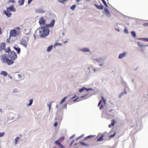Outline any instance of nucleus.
<instances>
[{"label": "nucleus", "instance_id": "1", "mask_svg": "<svg viewBox=\"0 0 148 148\" xmlns=\"http://www.w3.org/2000/svg\"><path fill=\"white\" fill-rule=\"evenodd\" d=\"M9 59L6 54H3L0 56V59L1 62L3 64H7L8 65H10L14 63V61L16 60L17 58L16 53L13 51H11L8 54Z\"/></svg>", "mask_w": 148, "mask_h": 148}, {"label": "nucleus", "instance_id": "2", "mask_svg": "<svg viewBox=\"0 0 148 148\" xmlns=\"http://www.w3.org/2000/svg\"><path fill=\"white\" fill-rule=\"evenodd\" d=\"M55 20H52L50 23L46 24L45 26H41V27L35 31V32L38 31L40 36L42 38H45L46 36L49 35V34L50 30L48 28L53 27L54 25Z\"/></svg>", "mask_w": 148, "mask_h": 148}, {"label": "nucleus", "instance_id": "3", "mask_svg": "<svg viewBox=\"0 0 148 148\" xmlns=\"http://www.w3.org/2000/svg\"><path fill=\"white\" fill-rule=\"evenodd\" d=\"M138 40H141L142 42H137L138 45L139 47H141L142 50L143 51L145 50L147 47L148 46V45H145L143 41H148V38H137Z\"/></svg>", "mask_w": 148, "mask_h": 148}, {"label": "nucleus", "instance_id": "4", "mask_svg": "<svg viewBox=\"0 0 148 148\" xmlns=\"http://www.w3.org/2000/svg\"><path fill=\"white\" fill-rule=\"evenodd\" d=\"M17 34V31L15 29H13L11 30L10 32V38L11 37H15Z\"/></svg>", "mask_w": 148, "mask_h": 148}, {"label": "nucleus", "instance_id": "5", "mask_svg": "<svg viewBox=\"0 0 148 148\" xmlns=\"http://www.w3.org/2000/svg\"><path fill=\"white\" fill-rule=\"evenodd\" d=\"M20 44L26 48L27 47V42L26 40L24 39H21L20 41Z\"/></svg>", "mask_w": 148, "mask_h": 148}, {"label": "nucleus", "instance_id": "6", "mask_svg": "<svg viewBox=\"0 0 148 148\" xmlns=\"http://www.w3.org/2000/svg\"><path fill=\"white\" fill-rule=\"evenodd\" d=\"M6 10L10 12H15L16 11L15 8H14V5H12L11 6L6 8Z\"/></svg>", "mask_w": 148, "mask_h": 148}, {"label": "nucleus", "instance_id": "7", "mask_svg": "<svg viewBox=\"0 0 148 148\" xmlns=\"http://www.w3.org/2000/svg\"><path fill=\"white\" fill-rule=\"evenodd\" d=\"M14 49L16 51L17 54H18L20 53L21 52V49L18 46L16 45L13 46Z\"/></svg>", "mask_w": 148, "mask_h": 148}, {"label": "nucleus", "instance_id": "8", "mask_svg": "<svg viewBox=\"0 0 148 148\" xmlns=\"http://www.w3.org/2000/svg\"><path fill=\"white\" fill-rule=\"evenodd\" d=\"M35 12L37 13L43 14L45 12V10L42 8H38L35 10Z\"/></svg>", "mask_w": 148, "mask_h": 148}, {"label": "nucleus", "instance_id": "9", "mask_svg": "<svg viewBox=\"0 0 148 148\" xmlns=\"http://www.w3.org/2000/svg\"><path fill=\"white\" fill-rule=\"evenodd\" d=\"M45 20L44 18L43 17L40 18L39 20V23L40 25H43L45 24Z\"/></svg>", "mask_w": 148, "mask_h": 148}, {"label": "nucleus", "instance_id": "10", "mask_svg": "<svg viewBox=\"0 0 148 148\" xmlns=\"http://www.w3.org/2000/svg\"><path fill=\"white\" fill-rule=\"evenodd\" d=\"M104 10L105 12V14L109 18L111 16V14L108 9L106 8H104Z\"/></svg>", "mask_w": 148, "mask_h": 148}, {"label": "nucleus", "instance_id": "11", "mask_svg": "<svg viewBox=\"0 0 148 148\" xmlns=\"http://www.w3.org/2000/svg\"><path fill=\"white\" fill-rule=\"evenodd\" d=\"M3 12V14L5 15L8 18L10 17L12 14L10 12V11H8L7 10H4Z\"/></svg>", "mask_w": 148, "mask_h": 148}, {"label": "nucleus", "instance_id": "12", "mask_svg": "<svg viewBox=\"0 0 148 148\" xmlns=\"http://www.w3.org/2000/svg\"><path fill=\"white\" fill-rule=\"evenodd\" d=\"M126 55V53L125 52H124L123 53H121L119 56L118 59H122L123 58L125 57Z\"/></svg>", "mask_w": 148, "mask_h": 148}, {"label": "nucleus", "instance_id": "13", "mask_svg": "<svg viewBox=\"0 0 148 148\" xmlns=\"http://www.w3.org/2000/svg\"><path fill=\"white\" fill-rule=\"evenodd\" d=\"M80 51L84 52H87L90 51V49L86 47H84L80 49Z\"/></svg>", "mask_w": 148, "mask_h": 148}, {"label": "nucleus", "instance_id": "14", "mask_svg": "<svg viewBox=\"0 0 148 148\" xmlns=\"http://www.w3.org/2000/svg\"><path fill=\"white\" fill-rule=\"evenodd\" d=\"M106 60V58L105 57H101L98 58V62L99 63H101L103 62Z\"/></svg>", "mask_w": 148, "mask_h": 148}, {"label": "nucleus", "instance_id": "15", "mask_svg": "<svg viewBox=\"0 0 148 148\" xmlns=\"http://www.w3.org/2000/svg\"><path fill=\"white\" fill-rule=\"evenodd\" d=\"M5 47V43L2 42L1 43V45H0V52L1 51L2 49H4Z\"/></svg>", "mask_w": 148, "mask_h": 148}, {"label": "nucleus", "instance_id": "16", "mask_svg": "<svg viewBox=\"0 0 148 148\" xmlns=\"http://www.w3.org/2000/svg\"><path fill=\"white\" fill-rule=\"evenodd\" d=\"M116 122V121H115V120L114 119H112V120L111 123L109 125L108 127L109 128H111L113 126Z\"/></svg>", "mask_w": 148, "mask_h": 148}, {"label": "nucleus", "instance_id": "17", "mask_svg": "<svg viewBox=\"0 0 148 148\" xmlns=\"http://www.w3.org/2000/svg\"><path fill=\"white\" fill-rule=\"evenodd\" d=\"M104 136V134H102L101 136L97 139V142H99L103 140H104L103 138Z\"/></svg>", "mask_w": 148, "mask_h": 148}, {"label": "nucleus", "instance_id": "18", "mask_svg": "<svg viewBox=\"0 0 148 148\" xmlns=\"http://www.w3.org/2000/svg\"><path fill=\"white\" fill-rule=\"evenodd\" d=\"M94 5L96 7L97 9L101 10H102L103 9V5H99L96 4H95Z\"/></svg>", "mask_w": 148, "mask_h": 148}, {"label": "nucleus", "instance_id": "19", "mask_svg": "<svg viewBox=\"0 0 148 148\" xmlns=\"http://www.w3.org/2000/svg\"><path fill=\"white\" fill-rule=\"evenodd\" d=\"M0 74L3 75L5 77H6L8 75V73L5 71H1L0 72Z\"/></svg>", "mask_w": 148, "mask_h": 148}, {"label": "nucleus", "instance_id": "20", "mask_svg": "<svg viewBox=\"0 0 148 148\" xmlns=\"http://www.w3.org/2000/svg\"><path fill=\"white\" fill-rule=\"evenodd\" d=\"M2 50H4L5 53H8V54L11 51V49L9 47H8L7 49H6L5 47L4 49H2Z\"/></svg>", "mask_w": 148, "mask_h": 148}, {"label": "nucleus", "instance_id": "21", "mask_svg": "<svg viewBox=\"0 0 148 148\" xmlns=\"http://www.w3.org/2000/svg\"><path fill=\"white\" fill-rule=\"evenodd\" d=\"M25 2V0H18V3L19 6L23 5Z\"/></svg>", "mask_w": 148, "mask_h": 148}, {"label": "nucleus", "instance_id": "22", "mask_svg": "<svg viewBox=\"0 0 148 148\" xmlns=\"http://www.w3.org/2000/svg\"><path fill=\"white\" fill-rule=\"evenodd\" d=\"M53 47V46L51 45L49 46L47 48V51L48 52H50L51 51Z\"/></svg>", "mask_w": 148, "mask_h": 148}, {"label": "nucleus", "instance_id": "23", "mask_svg": "<svg viewBox=\"0 0 148 148\" xmlns=\"http://www.w3.org/2000/svg\"><path fill=\"white\" fill-rule=\"evenodd\" d=\"M127 93V91L125 92H122L119 94L118 95V97L119 98H121L124 94H126Z\"/></svg>", "mask_w": 148, "mask_h": 148}, {"label": "nucleus", "instance_id": "24", "mask_svg": "<svg viewBox=\"0 0 148 148\" xmlns=\"http://www.w3.org/2000/svg\"><path fill=\"white\" fill-rule=\"evenodd\" d=\"M60 141L58 139V140L55 141V143L56 144L58 145L59 146H60L62 145V144H61L59 142Z\"/></svg>", "mask_w": 148, "mask_h": 148}, {"label": "nucleus", "instance_id": "25", "mask_svg": "<svg viewBox=\"0 0 148 148\" xmlns=\"http://www.w3.org/2000/svg\"><path fill=\"white\" fill-rule=\"evenodd\" d=\"M131 34L134 38H135L136 36V32L134 31H132L131 32Z\"/></svg>", "mask_w": 148, "mask_h": 148}, {"label": "nucleus", "instance_id": "26", "mask_svg": "<svg viewBox=\"0 0 148 148\" xmlns=\"http://www.w3.org/2000/svg\"><path fill=\"white\" fill-rule=\"evenodd\" d=\"M29 103L27 104L28 106H30L32 105L33 102V100L32 99H31L29 100Z\"/></svg>", "mask_w": 148, "mask_h": 148}, {"label": "nucleus", "instance_id": "27", "mask_svg": "<svg viewBox=\"0 0 148 148\" xmlns=\"http://www.w3.org/2000/svg\"><path fill=\"white\" fill-rule=\"evenodd\" d=\"M76 7V5H73L72 6L70 7V9L73 10H74Z\"/></svg>", "mask_w": 148, "mask_h": 148}, {"label": "nucleus", "instance_id": "28", "mask_svg": "<svg viewBox=\"0 0 148 148\" xmlns=\"http://www.w3.org/2000/svg\"><path fill=\"white\" fill-rule=\"evenodd\" d=\"M67 98V97H64L61 101H60V104H62V103H63V102H64L65 101V100Z\"/></svg>", "mask_w": 148, "mask_h": 148}, {"label": "nucleus", "instance_id": "29", "mask_svg": "<svg viewBox=\"0 0 148 148\" xmlns=\"http://www.w3.org/2000/svg\"><path fill=\"white\" fill-rule=\"evenodd\" d=\"M85 90V87H83L82 88L80 89L79 90V92H82Z\"/></svg>", "mask_w": 148, "mask_h": 148}, {"label": "nucleus", "instance_id": "30", "mask_svg": "<svg viewBox=\"0 0 148 148\" xmlns=\"http://www.w3.org/2000/svg\"><path fill=\"white\" fill-rule=\"evenodd\" d=\"M95 135H93V136L92 135H89V136H87L85 138V139H88V138H90L91 137H95Z\"/></svg>", "mask_w": 148, "mask_h": 148}, {"label": "nucleus", "instance_id": "31", "mask_svg": "<svg viewBox=\"0 0 148 148\" xmlns=\"http://www.w3.org/2000/svg\"><path fill=\"white\" fill-rule=\"evenodd\" d=\"M52 102H50L48 105V106L49 107V112H50L51 108V105Z\"/></svg>", "mask_w": 148, "mask_h": 148}, {"label": "nucleus", "instance_id": "32", "mask_svg": "<svg viewBox=\"0 0 148 148\" xmlns=\"http://www.w3.org/2000/svg\"><path fill=\"white\" fill-rule=\"evenodd\" d=\"M19 139V137H17L15 139V144L16 145L17 143L18 142V140Z\"/></svg>", "mask_w": 148, "mask_h": 148}, {"label": "nucleus", "instance_id": "33", "mask_svg": "<svg viewBox=\"0 0 148 148\" xmlns=\"http://www.w3.org/2000/svg\"><path fill=\"white\" fill-rule=\"evenodd\" d=\"M102 1L103 3L104 4L106 7H108V5L107 4L106 1L105 0H103Z\"/></svg>", "mask_w": 148, "mask_h": 148}, {"label": "nucleus", "instance_id": "34", "mask_svg": "<svg viewBox=\"0 0 148 148\" xmlns=\"http://www.w3.org/2000/svg\"><path fill=\"white\" fill-rule=\"evenodd\" d=\"M61 45H62V44L60 43H59V42L56 43H55V44L54 45V46H61Z\"/></svg>", "mask_w": 148, "mask_h": 148}, {"label": "nucleus", "instance_id": "35", "mask_svg": "<svg viewBox=\"0 0 148 148\" xmlns=\"http://www.w3.org/2000/svg\"><path fill=\"white\" fill-rule=\"evenodd\" d=\"M64 136H62L61 137H60V138H59L58 140L60 141H62L63 140H64Z\"/></svg>", "mask_w": 148, "mask_h": 148}, {"label": "nucleus", "instance_id": "36", "mask_svg": "<svg viewBox=\"0 0 148 148\" xmlns=\"http://www.w3.org/2000/svg\"><path fill=\"white\" fill-rule=\"evenodd\" d=\"M92 69L93 70V71H94L95 72H96L97 71L100 70L99 68H98V69H96L95 68H94L93 69L92 68Z\"/></svg>", "mask_w": 148, "mask_h": 148}, {"label": "nucleus", "instance_id": "37", "mask_svg": "<svg viewBox=\"0 0 148 148\" xmlns=\"http://www.w3.org/2000/svg\"><path fill=\"white\" fill-rule=\"evenodd\" d=\"M84 135V134H83L81 136L78 137L76 139V140L77 141V140H78L79 139H80V138H82V137H83Z\"/></svg>", "mask_w": 148, "mask_h": 148}, {"label": "nucleus", "instance_id": "38", "mask_svg": "<svg viewBox=\"0 0 148 148\" xmlns=\"http://www.w3.org/2000/svg\"><path fill=\"white\" fill-rule=\"evenodd\" d=\"M116 134V132H114L113 134L109 136L110 138H112L115 136Z\"/></svg>", "mask_w": 148, "mask_h": 148}, {"label": "nucleus", "instance_id": "39", "mask_svg": "<svg viewBox=\"0 0 148 148\" xmlns=\"http://www.w3.org/2000/svg\"><path fill=\"white\" fill-rule=\"evenodd\" d=\"M124 32L125 33L127 34H128V29L127 28H125L124 29Z\"/></svg>", "mask_w": 148, "mask_h": 148}, {"label": "nucleus", "instance_id": "40", "mask_svg": "<svg viewBox=\"0 0 148 148\" xmlns=\"http://www.w3.org/2000/svg\"><path fill=\"white\" fill-rule=\"evenodd\" d=\"M5 135V133L4 132H2L0 133V137L3 136Z\"/></svg>", "mask_w": 148, "mask_h": 148}, {"label": "nucleus", "instance_id": "41", "mask_svg": "<svg viewBox=\"0 0 148 148\" xmlns=\"http://www.w3.org/2000/svg\"><path fill=\"white\" fill-rule=\"evenodd\" d=\"M8 3H15V1L14 0H9L8 1Z\"/></svg>", "mask_w": 148, "mask_h": 148}, {"label": "nucleus", "instance_id": "42", "mask_svg": "<svg viewBox=\"0 0 148 148\" xmlns=\"http://www.w3.org/2000/svg\"><path fill=\"white\" fill-rule=\"evenodd\" d=\"M101 98L102 99V101H103V103H104L105 104H106V100L102 96L101 97Z\"/></svg>", "mask_w": 148, "mask_h": 148}, {"label": "nucleus", "instance_id": "43", "mask_svg": "<svg viewBox=\"0 0 148 148\" xmlns=\"http://www.w3.org/2000/svg\"><path fill=\"white\" fill-rule=\"evenodd\" d=\"M88 95V94H86L83 96H81V99H83V98L86 97Z\"/></svg>", "mask_w": 148, "mask_h": 148}, {"label": "nucleus", "instance_id": "44", "mask_svg": "<svg viewBox=\"0 0 148 148\" xmlns=\"http://www.w3.org/2000/svg\"><path fill=\"white\" fill-rule=\"evenodd\" d=\"M58 0V1L59 3H61L63 4H64V1H65L64 0Z\"/></svg>", "mask_w": 148, "mask_h": 148}, {"label": "nucleus", "instance_id": "45", "mask_svg": "<svg viewBox=\"0 0 148 148\" xmlns=\"http://www.w3.org/2000/svg\"><path fill=\"white\" fill-rule=\"evenodd\" d=\"M13 92L14 93H17L18 92V90L17 89H15L13 90Z\"/></svg>", "mask_w": 148, "mask_h": 148}, {"label": "nucleus", "instance_id": "46", "mask_svg": "<svg viewBox=\"0 0 148 148\" xmlns=\"http://www.w3.org/2000/svg\"><path fill=\"white\" fill-rule=\"evenodd\" d=\"M75 134H73V135L72 136H71L70 138H69V139H71L72 138H74V137H75Z\"/></svg>", "mask_w": 148, "mask_h": 148}, {"label": "nucleus", "instance_id": "47", "mask_svg": "<svg viewBox=\"0 0 148 148\" xmlns=\"http://www.w3.org/2000/svg\"><path fill=\"white\" fill-rule=\"evenodd\" d=\"M58 123L57 122H55L54 124V126L55 127H56L58 125Z\"/></svg>", "mask_w": 148, "mask_h": 148}, {"label": "nucleus", "instance_id": "48", "mask_svg": "<svg viewBox=\"0 0 148 148\" xmlns=\"http://www.w3.org/2000/svg\"><path fill=\"white\" fill-rule=\"evenodd\" d=\"M102 102V100H100L99 101V103H98V106H99L101 105V103Z\"/></svg>", "mask_w": 148, "mask_h": 148}, {"label": "nucleus", "instance_id": "49", "mask_svg": "<svg viewBox=\"0 0 148 148\" xmlns=\"http://www.w3.org/2000/svg\"><path fill=\"white\" fill-rule=\"evenodd\" d=\"M10 38L9 37V38H8L6 40V42L8 43H9L10 42Z\"/></svg>", "mask_w": 148, "mask_h": 148}, {"label": "nucleus", "instance_id": "50", "mask_svg": "<svg viewBox=\"0 0 148 148\" xmlns=\"http://www.w3.org/2000/svg\"><path fill=\"white\" fill-rule=\"evenodd\" d=\"M74 140H73L71 142L70 145V147H71L73 143L74 142Z\"/></svg>", "mask_w": 148, "mask_h": 148}, {"label": "nucleus", "instance_id": "51", "mask_svg": "<svg viewBox=\"0 0 148 148\" xmlns=\"http://www.w3.org/2000/svg\"><path fill=\"white\" fill-rule=\"evenodd\" d=\"M103 108V104L101 105L99 107V109L101 110Z\"/></svg>", "mask_w": 148, "mask_h": 148}, {"label": "nucleus", "instance_id": "52", "mask_svg": "<svg viewBox=\"0 0 148 148\" xmlns=\"http://www.w3.org/2000/svg\"><path fill=\"white\" fill-rule=\"evenodd\" d=\"M143 25L144 26H148V23H144Z\"/></svg>", "mask_w": 148, "mask_h": 148}, {"label": "nucleus", "instance_id": "53", "mask_svg": "<svg viewBox=\"0 0 148 148\" xmlns=\"http://www.w3.org/2000/svg\"><path fill=\"white\" fill-rule=\"evenodd\" d=\"M79 143H80L81 144V145H84H84H85V143H84V142H82V141H80V142H79Z\"/></svg>", "mask_w": 148, "mask_h": 148}, {"label": "nucleus", "instance_id": "54", "mask_svg": "<svg viewBox=\"0 0 148 148\" xmlns=\"http://www.w3.org/2000/svg\"><path fill=\"white\" fill-rule=\"evenodd\" d=\"M33 0H28L27 3L28 4H29L32 2Z\"/></svg>", "mask_w": 148, "mask_h": 148}, {"label": "nucleus", "instance_id": "55", "mask_svg": "<svg viewBox=\"0 0 148 148\" xmlns=\"http://www.w3.org/2000/svg\"><path fill=\"white\" fill-rule=\"evenodd\" d=\"M76 97V95H74L72 97L71 99H74V98H75Z\"/></svg>", "mask_w": 148, "mask_h": 148}, {"label": "nucleus", "instance_id": "56", "mask_svg": "<svg viewBox=\"0 0 148 148\" xmlns=\"http://www.w3.org/2000/svg\"><path fill=\"white\" fill-rule=\"evenodd\" d=\"M18 76L19 78H20L22 77V75L19 74H18Z\"/></svg>", "mask_w": 148, "mask_h": 148}, {"label": "nucleus", "instance_id": "57", "mask_svg": "<svg viewBox=\"0 0 148 148\" xmlns=\"http://www.w3.org/2000/svg\"><path fill=\"white\" fill-rule=\"evenodd\" d=\"M66 107H67V104H66V103H65L63 106V108H66Z\"/></svg>", "mask_w": 148, "mask_h": 148}, {"label": "nucleus", "instance_id": "58", "mask_svg": "<svg viewBox=\"0 0 148 148\" xmlns=\"http://www.w3.org/2000/svg\"><path fill=\"white\" fill-rule=\"evenodd\" d=\"M115 29L118 32H119L120 31V29L119 28H115Z\"/></svg>", "mask_w": 148, "mask_h": 148}, {"label": "nucleus", "instance_id": "59", "mask_svg": "<svg viewBox=\"0 0 148 148\" xmlns=\"http://www.w3.org/2000/svg\"><path fill=\"white\" fill-rule=\"evenodd\" d=\"M85 90H86V91H89V88H87L85 87Z\"/></svg>", "mask_w": 148, "mask_h": 148}, {"label": "nucleus", "instance_id": "60", "mask_svg": "<svg viewBox=\"0 0 148 148\" xmlns=\"http://www.w3.org/2000/svg\"><path fill=\"white\" fill-rule=\"evenodd\" d=\"M85 145H84L85 146H86V147H89V145L88 144H87L86 143L85 144Z\"/></svg>", "mask_w": 148, "mask_h": 148}, {"label": "nucleus", "instance_id": "61", "mask_svg": "<svg viewBox=\"0 0 148 148\" xmlns=\"http://www.w3.org/2000/svg\"><path fill=\"white\" fill-rule=\"evenodd\" d=\"M103 63L99 64V66H102L103 65Z\"/></svg>", "mask_w": 148, "mask_h": 148}, {"label": "nucleus", "instance_id": "62", "mask_svg": "<svg viewBox=\"0 0 148 148\" xmlns=\"http://www.w3.org/2000/svg\"><path fill=\"white\" fill-rule=\"evenodd\" d=\"M60 148H65L63 147V145L62 144V145L61 146H60Z\"/></svg>", "mask_w": 148, "mask_h": 148}, {"label": "nucleus", "instance_id": "63", "mask_svg": "<svg viewBox=\"0 0 148 148\" xmlns=\"http://www.w3.org/2000/svg\"><path fill=\"white\" fill-rule=\"evenodd\" d=\"M139 68V67H137L136 69H134V71H136Z\"/></svg>", "mask_w": 148, "mask_h": 148}, {"label": "nucleus", "instance_id": "64", "mask_svg": "<svg viewBox=\"0 0 148 148\" xmlns=\"http://www.w3.org/2000/svg\"><path fill=\"white\" fill-rule=\"evenodd\" d=\"M98 58H97L94 59L95 60H96V62H98Z\"/></svg>", "mask_w": 148, "mask_h": 148}]
</instances>
